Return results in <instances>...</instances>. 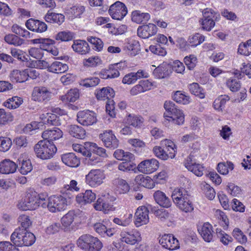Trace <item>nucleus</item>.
<instances>
[{"label": "nucleus", "mask_w": 251, "mask_h": 251, "mask_svg": "<svg viewBox=\"0 0 251 251\" xmlns=\"http://www.w3.org/2000/svg\"><path fill=\"white\" fill-rule=\"evenodd\" d=\"M164 107L166 112L164 113L163 124L169 126L170 122L173 124L180 125L184 122V115L182 110L171 101H166L164 104Z\"/></svg>", "instance_id": "1"}, {"label": "nucleus", "mask_w": 251, "mask_h": 251, "mask_svg": "<svg viewBox=\"0 0 251 251\" xmlns=\"http://www.w3.org/2000/svg\"><path fill=\"white\" fill-rule=\"evenodd\" d=\"M172 200L176 206L185 212L193 210V204L190 200V195L183 188L175 189L172 194Z\"/></svg>", "instance_id": "2"}, {"label": "nucleus", "mask_w": 251, "mask_h": 251, "mask_svg": "<svg viewBox=\"0 0 251 251\" xmlns=\"http://www.w3.org/2000/svg\"><path fill=\"white\" fill-rule=\"evenodd\" d=\"M160 145L161 146H156L153 148L152 151L155 156L163 160L175 157L176 147L173 141L165 139L161 141Z\"/></svg>", "instance_id": "3"}, {"label": "nucleus", "mask_w": 251, "mask_h": 251, "mask_svg": "<svg viewBox=\"0 0 251 251\" xmlns=\"http://www.w3.org/2000/svg\"><path fill=\"white\" fill-rule=\"evenodd\" d=\"M36 156L43 160L50 159L53 157L57 148L53 143L43 140L39 141L34 147Z\"/></svg>", "instance_id": "4"}, {"label": "nucleus", "mask_w": 251, "mask_h": 251, "mask_svg": "<svg viewBox=\"0 0 251 251\" xmlns=\"http://www.w3.org/2000/svg\"><path fill=\"white\" fill-rule=\"evenodd\" d=\"M77 246L85 251H100L102 247L101 242L89 234L80 236L77 240Z\"/></svg>", "instance_id": "5"}, {"label": "nucleus", "mask_w": 251, "mask_h": 251, "mask_svg": "<svg viewBox=\"0 0 251 251\" xmlns=\"http://www.w3.org/2000/svg\"><path fill=\"white\" fill-rule=\"evenodd\" d=\"M67 200L61 195H53L48 199V204L44 202L42 207H47L52 213L60 212L65 210L67 207Z\"/></svg>", "instance_id": "6"}, {"label": "nucleus", "mask_w": 251, "mask_h": 251, "mask_svg": "<svg viewBox=\"0 0 251 251\" xmlns=\"http://www.w3.org/2000/svg\"><path fill=\"white\" fill-rule=\"evenodd\" d=\"M203 18L200 21L202 27L206 31H210L214 26L215 21L220 18L219 14L209 8H206L202 12Z\"/></svg>", "instance_id": "7"}, {"label": "nucleus", "mask_w": 251, "mask_h": 251, "mask_svg": "<svg viewBox=\"0 0 251 251\" xmlns=\"http://www.w3.org/2000/svg\"><path fill=\"white\" fill-rule=\"evenodd\" d=\"M104 178V174L100 169L91 170L85 177L86 183L91 187L100 185Z\"/></svg>", "instance_id": "8"}, {"label": "nucleus", "mask_w": 251, "mask_h": 251, "mask_svg": "<svg viewBox=\"0 0 251 251\" xmlns=\"http://www.w3.org/2000/svg\"><path fill=\"white\" fill-rule=\"evenodd\" d=\"M184 164L188 170L191 171L198 176H202L203 172L205 171V168L202 165L196 163V160L192 153H190L187 158L185 159L184 161Z\"/></svg>", "instance_id": "9"}, {"label": "nucleus", "mask_w": 251, "mask_h": 251, "mask_svg": "<svg viewBox=\"0 0 251 251\" xmlns=\"http://www.w3.org/2000/svg\"><path fill=\"white\" fill-rule=\"evenodd\" d=\"M108 12L112 19L121 20L127 14V9L124 3L117 1L110 6Z\"/></svg>", "instance_id": "10"}, {"label": "nucleus", "mask_w": 251, "mask_h": 251, "mask_svg": "<svg viewBox=\"0 0 251 251\" xmlns=\"http://www.w3.org/2000/svg\"><path fill=\"white\" fill-rule=\"evenodd\" d=\"M77 121L84 126H89L97 123V115L92 111H80L77 114Z\"/></svg>", "instance_id": "11"}, {"label": "nucleus", "mask_w": 251, "mask_h": 251, "mask_svg": "<svg viewBox=\"0 0 251 251\" xmlns=\"http://www.w3.org/2000/svg\"><path fill=\"white\" fill-rule=\"evenodd\" d=\"M104 146L110 149H115L119 146V141L111 130H106L99 135Z\"/></svg>", "instance_id": "12"}, {"label": "nucleus", "mask_w": 251, "mask_h": 251, "mask_svg": "<svg viewBox=\"0 0 251 251\" xmlns=\"http://www.w3.org/2000/svg\"><path fill=\"white\" fill-rule=\"evenodd\" d=\"M121 242L129 245H135L141 240L140 233L135 230L129 231L123 230L120 234Z\"/></svg>", "instance_id": "13"}, {"label": "nucleus", "mask_w": 251, "mask_h": 251, "mask_svg": "<svg viewBox=\"0 0 251 251\" xmlns=\"http://www.w3.org/2000/svg\"><path fill=\"white\" fill-rule=\"evenodd\" d=\"M159 167V162L154 158L147 159L142 161L137 166L138 170L144 174H151L155 171Z\"/></svg>", "instance_id": "14"}, {"label": "nucleus", "mask_w": 251, "mask_h": 251, "mask_svg": "<svg viewBox=\"0 0 251 251\" xmlns=\"http://www.w3.org/2000/svg\"><path fill=\"white\" fill-rule=\"evenodd\" d=\"M134 224L137 227L146 225L149 222V210L145 206L139 207L134 215Z\"/></svg>", "instance_id": "15"}, {"label": "nucleus", "mask_w": 251, "mask_h": 251, "mask_svg": "<svg viewBox=\"0 0 251 251\" xmlns=\"http://www.w3.org/2000/svg\"><path fill=\"white\" fill-rule=\"evenodd\" d=\"M32 99L35 101L47 102L51 97V92L45 87H36L32 94Z\"/></svg>", "instance_id": "16"}, {"label": "nucleus", "mask_w": 251, "mask_h": 251, "mask_svg": "<svg viewBox=\"0 0 251 251\" xmlns=\"http://www.w3.org/2000/svg\"><path fill=\"white\" fill-rule=\"evenodd\" d=\"M159 243L162 246L169 250H174L178 246V241L173 235L164 234L159 239Z\"/></svg>", "instance_id": "17"}, {"label": "nucleus", "mask_w": 251, "mask_h": 251, "mask_svg": "<svg viewBox=\"0 0 251 251\" xmlns=\"http://www.w3.org/2000/svg\"><path fill=\"white\" fill-rule=\"evenodd\" d=\"M157 32V26L153 24L144 25L139 26L137 29L138 35L142 38H148L154 35Z\"/></svg>", "instance_id": "18"}, {"label": "nucleus", "mask_w": 251, "mask_h": 251, "mask_svg": "<svg viewBox=\"0 0 251 251\" xmlns=\"http://www.w3.org/2000/svg\"><path fill=\"white\" fill-rule=\"evenodd\" d=\"M26 27L30 30L38 33H42L47 30V25L41 21L30 18L25 23Z\"/></svg>", "instance_id": "19"}, {"label": "nucleus", "mask_w": 251, "mask_h": 251, "mask_svg": "<svg viewBox=\"0 0 251 251\" xmlns=\"http://www.w3.org/2000/svg\"><path fill=\"white\" fill-rule=\"evenodd\" d=\"M198 231L205 242H210L214 241L215 238V236L214 235V232L212 225L209 223L203 224L201 227L198 228Z\"/></svg>", "instance_id": "20"}, {"label": "nucleus", "mask_w": 251, "mask_h": 251, "mask_svg": "<svg viewBox=\"0 0 251 251\" xmlns=\"http://www.w3.org/2000/svg\"><path fill=\"white\" fill-rule=\"evenodd\" d=\"M152 86V83L149 80H141L138 84L134 86L130 90L129 93L132 96H136L151 89Z\"/></svg>", "instance_id": "21"}, {"label": "nucleus", "mask_w": 251, "mask_h": 251, "mask_svg": "<svg viewBox=\"0 0 251 251\" xmlns=\"http://www.w3.org/2000/svg\"><path fill=\"white\" fill-rule=\"evenodd\" d=\"M62 136L63 132L57 127H54L51 129H47L42 134L43 140H46L51 143H53V141L59 139Z\"/></svg>", "instance_id": "22"}, {"label": "nucleus", "mask_w": 251, "mask_h": 251, "mask_svg": "<svg viewBox=\"0 0 251 251\" xmlns=\"http://www.w3.org/2000/svg\"><path fill=\"white\" fill-rule=\"evenodd\" d=\"M155 201L160 206L168 208L172 205L171 200L161 191H156L153 195Z\"/></svg>", "instance_id": "23"}, {"label": "nucleus", "mask_w": 251, "mask_h": 251, "mask_svg": "<svg viewBox=\"0 0 251 251\" xmlns=\"http://www.w3.org/2000/svg\"><path fill=\"white\" fill-rule=\"evenodd\" d=\"M26 230L25 228H21L19 227L12 233L10 239L15 247L23 246Z\"/></svg>", "instance_id": "24"}, {"label": "nucleus", "mask_w": 251, "mask_h": 251, "mask_svg": "<svg viewBox=\"0 0 251 251\" xmlns=\"http://www.w3.org/2000/svg\"><path fill=\"white\" fill-rule=\"evenodd\" d=\"M114 189L116 193L122 194L127 193L130 190L128 183L125 179L117 177L112 180Z\"/></svg>", "instance_id": "25"}, {"label": "nucleus", "mask_w": 251, "mask_h": 251, "mask_svg": "<svg viewBox=\"0 0 251 251\" xmlns=\"http://www.w3.org/2000/svg\"><path fill=\"white\" fill-rule=\"evenodd\" d=\"M96 194L92 190H87L84 193L78 194L75 198L76 202L81 205L90 203L96 199Z\"/></svg>", "instance_id": "26"}, {"label": "nucleus", "mask_w": 251, "mask_h": 251, "mask_svg": "<svg viewBox=\"0 0 251 251\" xmlns=\"http://www.w3.org/2000/svg\"><path fill=\"white\" fill-rule=\"evenodd\" d=\"M61 160L63 163L70 167H77L80 163L79 158L73 152L62 154Z\"/></svg>", "instance_id": "27"}, {"label": "nucleus", "mask_w": 251, "mask_h": 251, "mask_svg": "<svg viewBox=\"0 0 251 251\" xmlns=\"http://www.w3.org/2000/svg\"><path fill=\"white\" fill-rule=\"evenodd\" d=\"M97 99L100 100H109L115 96L114 90L110 87H103L100 89H97L95 92Z\"/></svg>", "instance_id": "28"}, {"label": "nucleus", "mask_w": 251, "mask_h": 251, "mask_svg": "<svg viewBox=\"0 0 251 251\" xmlns=\"http://www.w3.org/2000/svg\"><path fill=\"white\" fill-rule=\"evenodd\" d=\"M72 48L75 52L82 55L88 53L90 50L88 43L86 41L82 40L74 41Z\"/></svg>", "instance_id": "29"}, {"label": "nucleus", "mask_w": 251, "mask_h": 251, "mask_svg": "<svg viewBox=\"0 0 251 251\" xmlns=\"http://www.w3.org/2000/svg\"><path fill=\"white\" fill-rule=\"evenodd\" d=\"M18 164L9 159H5L0 162V174H9L15 172Z\"/></svg>", "instance_id": "30"}, {"label": "nucleus", "mask_w": 251, "mask_h": 251, "mask_svg": "<svg viewBox=\"0 0 251 251\" xmlns=\"http://www.w3.org/2000/svg\"><path fill=\"white\" fill-rule=\"evenodd\" d=\"M145 75V72L142 70H139L137 72H131L125 75L122 80L124 84L128 85L135 83L138 79L142 77H147Z\"/></svg>", "instance_id": "31"}, {"label": "nucleus", "mask_w": 251, "mask_h": 251, "mask_svg": "<svg viewBox=\"0 0 251 251\" xmlns=\"http://www.w3.org/2000/svg\"><path fill=\"white\" fill-rule=\"evenodd\" d=\"M94 207L97 210L103 211L107 213L110 211H113L115 208L113 205L107 201H104L101 198H99L96 202L94 204Z\"/></svg>", "instance_id": "32"}, {"label": "nucleus", "mask_w": 251, "mask_h": 251, "mask_svg": "<svg viewBox=\"0 0 251 251\" xmlns=\"http://www.w3.org/2000/svg\"><path fill=\"white\" fill-rule=\"evenodd\" d=\"M10 80L13 82L22 83L27 80L25 70H14L10 74Z\"/></svg>", "instance_id": "33"}, {"label": "nucleus", "mask_w": 251, "mask_h": 251, "mask_svg": "<svg viewBox=\"0 0 251 251\" xmlns=\"http://www.w3.org/2000/svg\"><path fill=\"white\" fill-rule=\"evenodd\" d=\"M44 19L48 23L60 25L64 22L65 17L61 14L48 12L45 16Z\"/></svg>", "instance_id": "34"}, {"label": "nucleus", "mask_w": 251, "mask_h": 251, "mask_svg": "<svg viewBox=\"0 0 251 251\" xmlns=\"http://www.w3.org/2000/svg\"><path fill=\"white\" fill-rule=\"evenodd\" d=\"M68 131L71 136L77 139H84L86 136V131L84 129L77 125H70Z\"/></svg>", "instance_id": "35"}, {"label": "nucleus", "mask_w": 251, "mask_h": 251, "mask_svg": "<svg viewBox=\"0 0 251 251\" xmlns=\"http://www.w3.org/2000/svg\"><path fill=\"white\" fill-rule=\"evenodd\" d=\"M150 19V15L148 13H142L136 10L132 13V21L137 24H144Z\"/></svg>", "instance_id": "36"}, {"label": "nucleus", "mask_w": 251, "mask_h": 251, "mask_svg": "<svg viewBox=\"0 0 251 251\" xmlns=\"http://www.w3.org/2000/svg\"><path fill=\"white\" fill-rule=\"evenodd\" d=\"M19 171L23 175H26L32 170V165L30 160H25L22 157L18 159Z\"/></svg>", "instance_id": "37"}, {"label": "nucleus", "mask_w": 251, "mask_h": 251, "mask_svg": "<svg viewBox=\"0 0 251 251\" xmlns=\"http://www.w3.org/2000/svg\"><path fill=\"white\" fill-rule=\"evenodd\" d=\"M25 199L27 201V203H28L30 206H33V209H36L38 206V199H40L42 201L45 200V198H42L39 195H37L36 192L28 193L26 194Z\"/></svg>", "instance_id": "38"}, {"label": "nucleus", "mask_w": 251, "mask_h": 251, "mask_svg": "<svg viewBox=\"0 0 251 251\" xmlns=\"http://www.w3.org/2000/svg\"><path fill=\"white\" fill-rule=\"evenodd\" d=\"M114 157L119 160L130 161L134 160V155L130 152L125 151L122 149L116 150L114 153Z\"/></svg>", "instance_id": "39"}, {"label": "nucleus", "mask_w": 251, "mask_h": 251, "mask_svg": "<svg viewBox=\"0 0 251 251\" xmlns=\"http://www.w3.org/2000/svg\"><path fill=\"white\" fill-rule=\"evenodd\" d=\"M50 72L61 74L68 71L69 67L67 64L65 63L55 61L50 64Z\"/></svg>", "instance_id": "40"}, {"label": "nucleus", "mask_w": 251, "mask_h": 251, "mask_svg": "<svg viewBox=\"0 0 251 251\" xmlns=\"http://www.w3.org/2000/svg\"><path fill=\"white\" fill-rule=\"evenodd\" d=\"M6 43L15 46H20L25 43V40L19 36L13 34L6 35L4 38Z\"/></svg>", "instance_id": "41"}, {"label": "nucleus", "mask_w": 251, "mask_h": 251, "mask_svg": "<svg viewBox=\"0 0 251 251\" xmlns=\"http://www.w3.org/2000/svg\"><path fill=\"white\" fill-rule=\"evenodd\" d=\"M79 96L78 90L76 88L72 89L65 95L62 96L61 100L66 102H74Z\"/></svg>", "instance_id": "42"}, {"label": "nucleus", "mask_w": 251, "mask_h": 251, "mask_svg": "<svg viewBox=\"0 0 251 251\" xmlns=\"http://www.w3.org/2000/svg\"><path fill=\"white\" fill-rule=\"evenodd\" d=\"M100 82V79L97 77H90L81 79L79 84L86 88L94 87L98 85Z\"/></svg>", "instance_id": "43"}, {"label": "nucleus", "mask_w": 251, "mask_h": 251, "mask_svg": "<svg viewBox=\"0 0 251 251\" xmlns=\"http://www.w3.org/2000/svg\"><path fill=\"white\" fill-rule=\"evenodd\" d=\"M23 101L20 97H13L3 103V105L9 109H16L19 107Z\"/></svg>", "instance_id": "44"}, {"label": "nucleus", "mask_w": 251, "mask_h": 251, "mask_svg": "<svg viewBox=\"0 0 251 251\" xmlns=\"http://www.w3.org/2000/svg\"><path fill=\"white\" fill-rule=\"evenodd\" d=\"M216 234L224 245H227L229 243L231 242L233 240L232 238L225 231L222 230V229L217 228L216 229Z\"/></svg>", "instance_id": "45"}, {"label": "nucleus", "mask_w": 251, "mask_h": 251, "mask_svg": "<svg viewBox=\"0 0 251 251\" xmlns=\"http://www.w3.org/2000/svg\"><path fill=\"white\" fill-rule=\"evenodd\" d=\"M168 68H169V64H162L156 68L153 73L159 78H164L169 75Z\"/></svg>", "instance_id": "46"}, {"label": "nucleus", "mask_w": 251, "mask_h": 251, "mask_svg": "<svg viewBox=\"0 0 251 251\" xmlns=\"http://www.w3.org/2000/svg\"><path fill=\"white\" fill-rule=\"evenodd\" d=\"M122 63H115L109 66L108 69H106L108 73L107 75L109 78H114L118 77L120 75V73L118 70L121 68Z\"/></svg>", "instance_id": "47"}, {"label": "nucleus", "mask_w": 251, "mask_h": 251, "mask_svg": "<svg viewBox=\"0 0 251 251\" xmlns=\"http://www.w3.org/2000/svg\"><path fill=\"white\" fill-rule=\"evenodd\" d=\"M234 168L233 164L230 162L227 161L226 163L221 162L218 164L217 171L222 175H226L228 173L229 170H232Z\"/></svg>", "instance_id": "48"}, {"label": "nucleus", "mask_w": 251, "mask_h": 251, "mask_svg": "<svg viewBox=\"0 0 251 251\" xmlns=\"http://www.w3.org/2000/svg\"><path fill=\"white\" fill-rule=\"evenodd\" d=\"M76 215L74 210L69 211L61 218V223L65 227H68L71 225Z\"/></svg>", "instance_id": "49"}, {"label": "nucleus", "mask_w": 251, "mask_h": 251, "mask_svg": "<svg viewBox=\"0 0 251 251\" xmlns=\"http://www.w3.org/2000/svg\"><path fill=\"white\" fill-rule=\"evenodd\" d=\"M87 40L93 45V49L94 50L98 51L102 50L103 43L100 38L94 36H88L87 37Z\"/></svg>", "instance_id": "50"}, {"label": "nucleus", "mask_w": 251, "mask_h": 251, "mask_svg": "<svg viewBox=\"0 0 251 251\" xmlns=\"http://www.w3.org/2000/svg\"><path fill=\"white\" fill-rule=\"evenodd\" d=\"M128 50V53L132 56H135L140 50V45L138 41L133 40L130 41L126 46Z\"/></svg>", "instance_id": "51"}, {"label": "nucleus", "mask_w": 251, "mask_h": 251, "mask_svg": "<svg viewBox=\"0 0 251 251\" xmlns=\"http://www.w3.org/2000/svg\"><path fill=\"white\" fill-rule=\"evenodd\" d=\"M189 97L180 91H176L173 96V100L177 103L187 104L189 102Z\"/></svg>", "instance_id": "52"}, {"label": "nucleus", "mask_w": 251, "mask_h": 251, "mask_svg": "<svg viewBox=\"0 0 251 251\" xmlns=\"http://www.w3.org/2000/svg\"><path fill=\"white\" fill-rule=\"evenodd\" d=\"M238 52L241 54L248 56L251 53V39L239 45Z\"/></svg>", "instance_id": "53"}, {"label": "nucleus", "mask_w": 251, "mask_h": 251, "mask_svg": "<svg viewBox=\"0 0 251 251\" xmlns=\"http://www.w3.org/2000/svg\"><path fill=\"white\" fill-rule=\"evenodd\" d=\"M189 89L191 94L199 97L201 99L204 98L205 97L203 89L200 87L197 83H193L189 85Z\"/></svg>", "instance_id": "54"}, {"label": "nucleus", "mask_w": 251, "mask_h": 251, "mask_svg": "<svg viewBox=\"0 0 251 251\" xmlns=\"http://www.w3.org/2000/svg\"><path fill=\"white\" fill-rule=\"evenodd\" d=\"M13 117L11 113L6 112L4 109L0 108V125H5L12 121Z\"/></svg>", "instance_id": "55"}, {"label": "nucleus", "mask_w": 251, "mask_h": 251, "mask_svg": "<svg viewBox=\"0 0 251 251\" xmlns=\"http://www.w3.org/2000/svg\"><path fill=\"white\" fill-rule=\"evenodd\" d=\"M143 118L136 115L129 114L126 120V123L134 127L140 126L143 123Z\"/></svg>", "instance_id": "56"}, {"label": "nucleus", "mask_w": 251, "mask_h": 251, "mask_svg": "<svg viewBox=\"0 0 251 251\" xmlns=\"http://www.w3.org/2000/svg\"><path fill=\"white\" fill-rule=\"evenodd\" d=\"M85 145L87 147L88 146L93 150V152H94L99 157H105L106 156V150L101 147H98L96 144L87 142L85 143Z\"/></svg>", "instance_id": "57"}, {"label": "nucleus", "mask_w": 251, "mask_h": 251, "mask_svg": "<svg viewBox=\"0 0 251 251\" xmlns=\"http://www.w3.org/2000/svg\"><path fill=\"white\" fill-rule=\"evenodd\" d=\"M74 37V34L70 31H60L55 36L56 40H60L62 42H67L72 40Z\"/></svg>", "instance_id": "58"}, {"label": "nucleus", "mask_w": 251, "mask_h": 251, "mask_svg": "<svg viewBox=\"0 0 251 251\" xmlns=\"http://www.w3.org/2000/svg\"><path fill=\"white\" fill-rule=\"evenodd\" d=\"M204 40V36L200 33H196L195 35L191 36L188 39V42L191 47H196Z\"/></svg>", "instance_id": "59"}, {"label": "nucleus", "mask_w": 251, "mask_h": 251, "mask_svg": "<svg viewBox=\"0 0 251 251\" xmlns=\"http://www.w3.org/2000/svg\"><path fill=\"white\" fill-rule=\"evenodd\" d=\"M232 236L240 243L244 244L247 241V238L239 228H235L232 231Z\"/></svg>", "instance_id": "60"}, {"label": "nucleus", "mask_w": 251, "mask_h": 251, "mask_svg": "<svg viewBox=\"0 0 251 251\" xmlns=\"http://www.w3.org/2000/svg\"><path fill=\"white\" fill-rule=\"evenodd\" d=\"M132 161H125V162L120 163L118 169L124 172L134 171L136 169V165L132 162Z\"/></svg>", "instance_id": "61"}, {"label": "nucleus", "mask_w": 251, "mask_h": 251, "mask_svg": "<svg viewBox=\"0 0 251 251\" xmlns=\"http://www.w3.org/2000/svg\"><path fill=\"white\" fill-rule=\"evenodd\" d=\"M11 55L18 60L22 61H27L28 58L26 57L25 53L21 50L16 48H11L10 50Z\"/></svg>", "instance_id": "62"}, {"label": "nucleus", "mask_w": 251, "mask_h": 251, "mask_svg": "<svg viewBox=\"0 0 251 251\" xmlns=\"http://www.w3.org/2000/svg\"><path fill=\"white\" fill-rule=\"evenodd\" d=\"M149 49L151 52L159 56H164L167 53L165 49L158 44L155 45H151Z\"/></svg>", "instance_id": "63"}, {"label": "nucleus", "mask_w": 251, "mask_h": 251, "mask_svg": "<svg viewBox=\"0 0 251 251\" xmlns=\"http://www.w3.org/2000/svg\"><path fill=\"white\" fill-rule=\"evenodd\" d=\"M12 141L9 138L0 137V150L5 152L9 150L12 146Z\"/></svg>", "instance_id": "64"}]
</instances>
